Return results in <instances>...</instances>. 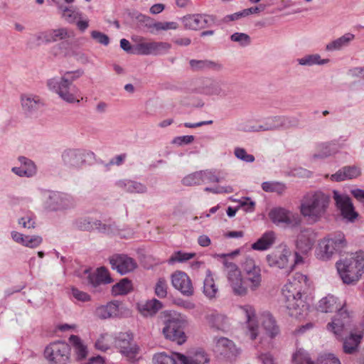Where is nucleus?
Wrapping results in <instances>:
<instances>
[{
    "mask_svg": "<svg viewBox=\"0 0 364 364\" xmlns=\"http://www.w3.org/2000/svg\"><path fill=\"white\" fill-rule=\"evenodd\" d=\"M223 263L225 268L228 283L235 295L245 296L249 289L255 291L260 287L261 269L252 258L247 257L242 262L245 278H242L241 271L236 264L227 259H225Z\"/></svg>",
    "mask_w": 364,
    "mask_h": 364,
    "instance_id": "f257e3e1",
    "label": "nucleus"
},
{
    "mask_svg": "<svg viewBox=\"0 0 364 364\" xmlns=\"http://www.w3.org/2000/svg\"><path fill=\"white\" fill-rule=\"evenodd\" d=\"M296 282L304 284L305 287L309 286L307 277L301 273H296L294 281L284 287L282 294L285 301V307L287 314L296 318L302 317L308 310V305L301 299V289L294 292L296 289Z\"/></svg>",
    "mask_w": 364,
    "mask_h": 364,
    "instance_id": "f03ea898",
    "label": "nucleus"
},
{
    "mask_svg": "<svg viewBox=\"0 0 364 364\" xmlns=\"http://www.w3.org/2000/svg\"><path fill=\"white\" fill-rule=\"evenodd\" d=\"M330 201V196L323 191H309L301 200V214L311 222L316 223L326 214Z\"/></svg>",
    "mask_w": 364,
    "mask_h": 364,
    "instance_id": "7ed1b4c3",
    "label": "nucleus"
},
{
    "mask_svg": "<svg viewBox=\"0 0 364 364\" xmlns=\"http://www.w3.org/2000/svg\"><path fill=\"white\" fill-rule=\"evenodd\" d=\"M82 75V71L66 72L60 78H51L47 85L50 90L56 92L59 97L68 103L79 102V90L73 85V81Z\"/></svg>",
    "mask_w": 364,
    "mask_h": 364,
    "instance_id": "20e7f679",
    "label": "nucleus"
},
{
    "mask_svg": "<svg viewBox=\"0 0 364 364\" xmlns=\"http://www.w3.org/2000/svg\"><path fill=\"white\" fill-rule=\"evenodd\" d=\"M336 268L344 284H354L364 272V252L351 253L349 257L337 262Z\"/></svg>",
    "mask_w": 364,
    "mask_h": 364,
    "instance_id": "39448f33",
    "label": "nucleus"
},
{
    "mask_svg": "<svg viewBox=\"0 0 364 364\" xmlns=\"http://www.w3.org/2000/svg\"><path fill=\"white\" fill-rule=\"evenodd\" d=\"M75 198L64 192L48 191L43 201V207L48 212H65L76 206Z\"/></svg>",
    "mask_w": 364,
    "mask_h": 364,
    "instance_id": "423d86ee",
    "label": "nucleus"
},
{
    "mask_svg": "<svg viewBox=\"0 0 364 364\" xmlns=\"http://www.w3.org/2000/svg\"><path fill=\"white\" fill-rule=\"evenodd\" d=\"M346 245L344 235L341 232L324 237L318 243L317 257L322 260H328L333 254L341 251Z\"/></svg>",
    "mask_w": 364,
    "mask_h": 364,
    "instance_id": "0eeeda50",
    "label": "nucleus"
},
{
    "mask_svg": "<svg viewBox=\"0 0 364 364\" xmlns=\"http://www.w3.org/2000/svg\"><path fill=\"white\" fill-rule=\"evenodd\" d=\"M316 236V232L311 228L301 230L295 240L294 262V264L290 266L291 269H292L293 266L303 262V257L300 254L306 255L312 249Z\"/></svg>",
    "mask_w": 364,
    "mask_h": 364,
    "instance_id": "6e6552de",
    "label": "nucleus"
},
{
    "mask_svg": "<svg viewBox=\"0 0 364 364\" xmlns=\"http://www.w3.org/2000/svg\"><path fill=\"white\" fill-rule=\"evenodd\" d=\"M44 355L50 364H69L70 345L64 341L53 342L46 348Z\"/></svg>",
    "mask_w": 364,
    "mask_h": 364,
    "instance_id": "1a4fd4ad",
    "label": "nucleus"
},
{
    "mask_svg": "<svg viewBox=\"0 0 364 364\" xmlns=\"http://www.w3.org/2000/svg\"><path fill=\"white\" fill-rule=\"evenodd\" d=\"M186 320L180 315L170 316L164 321V327L162 332L166 339L176 342L181 345L186 341V336L183 328Z\"/></svg>",
    "mask_w": 364,
    "mask_h": 364,
    "instance_id": "9d476101",
    "label": "nucleus"
},
{
    "mask_svg": "<svg viewBox=\"0 0 364 364\" xmlns=\"http://www.w3.org/2000/svg\"><path fill=\"white\" fill-rule=\"evenodd\" d=\"M114 344L120 353L129 360H134L139 352V347L134 341L131 331L119 332L114 336Z\"/></svg>",
    "mask_w": 364,
    "mask_h": 364,
    "instance_id": "9b49d317",
    "label": "nucleus"
},
{
    "mask_svg": "<svg viewBox=\"0 0 364 364\" xmlns=\"http://www.w3.org/2000/svg\"><path fill=\"white\" fill-rule=\"evenodd\" d=\"M299 119L293 116L276 115L265 118L262 124V132L288 129L297 127Z\"/></svg>",
    "mask_w": 364,
    "mask_h": 364,
    "instance_id": "f8f14e48",
    "label": "nucleus"
},
{
    "mask_svg": "<svg viewBox=\"0 0 364 364\" xmlns=\"http://www.w3.org/2000/svg\"><path fill=\"white\" fill-rule=\"evenodd\" d=\"M269 217L273 223L281 227L294 226L301 222L298 215L282 208H275L271 210Z\"/></svg>",
    "mask_w": 364,
    "mask_h": 364,
    "instance_id": "ddd939ff",
    "label": "nucleus"
},
{
    "mask_svg": "<svg viewBox=\"0 0 364 364\" xmlns=\"http://www.w3.org/2000/svg\"><path fill=\"white\" fill-rule=\"evenodd\" d=\"M351 319L349 313L344 306L341 307L331 323L328 324V329L333 331L336 336H341L343 333H351Z\"/></svg>",
    "mask_w": 364,
    "mask_h": 364,
    "instance_id": "4468645a",
    "label": "nucleus"
},
{
    "mask_svg": "<svg viewBox=\"0 0 364 364\" xmlns=\"http://www.w3.org/2000/svg\"><path fill=\"white\" fill-rule=\"evenodd\" d=\"M291 250L285 245H279L270 254L267 255V262L269 267L284 269L288 267Z\"/></svg>",
    "mask_w": 364,
    "mask_h": 364,
    "instance_id": "2eb2a0df",
    "label": "nucleus"
},
{
    "mask_svg": "<svg viewBox=\"0 0 364 364\" xmlns=\"http://www.w3.org/2000/svg\"><path fill=\"white\" fill-rule=\"evenodd\" d=\"M109 264L113 269L122 275L134 271L137 263L133 258L124 254H115L109 257Z\"/></svg>",
    "mask_w": 364,
    "mask_h": 364,
    "instance_id": "dca6fc26",
    "label": "nucleus"
},
{
    "mask_svg": "<svg viewBox=\"0 0 364 364\" xmlns=\"http://www.w3.org/2000/svg\"><path fill=\"white\" fill-rule=\"evenodd\" d=\"M214 21V16L205 14L188 15L182 18L184 27L191 30L204 28L213 23Z\"/></svg>",
    "mask_w": 364,
    "mask_h": 364,
    "instance_id": "f3484780",
    "label": "nucleus"
},
{
    "mask_svg": "<svg viewBox=\"0 0 364 364\" xmlns=\"http://www.w3.org/2000/svg\"><path fill=\"white\" fill-rule=\"evenodd\" d=\"M333 198L343 218L350 221L356 218L358 214L354 211L353 203L348 196L340 194L337 191H333Z\"/></svg>",
    "mask_w": 364,
    "mask_h": 364,
    "instance_id": "a211bd4d",
    "label": "nucleus"
},
{
    "mask_svg": "<svg viewBox=\"0 0 364 364\" xmlns=\"http://www.w3.org/2000/svg\"><path fill=\"white\" fill-rule=\"evenodd\" d=\"M61 159L65 166L79 168L85 163V155L82 150L69 149L62 153Z\"/></svg>",
    "mask_w": 364,
    "mask_h": 364,
    "instance_id": "6ab92c4d",
    "label": "nucleus"
},
{
    "mask_svg": "<svg viewBox=\"0 0 364 364\" xmlns=\"http://www.w3.org/2000/svg\"><path fill=\"white\" fill-rule=\"evenodd\" d=\"M173 287L180 291L183 295L190 296L193 294V287L189 277L183 272H176L171 276Z\"/></svg>",
    "mask_w": 364,
    "mask_h": 364,
    "instance_id": "aec40b11",
    "label": "nucleus"
},
{
    "mask_svg": "<svg viewBox=\"0 0 364 364\" xmlns=\"http://www.w3.org/2000/svg\"><path fill=\"white\" fill-rule=\"evenodd\" d=\"M171 48V45L166 42L141 43L137 45V53L141 55H162Z\"/></svg>",
    "mask_w": 364,
    "mask_h": 364,
    "instance_id": "412c9836",
    "label": "nucleus"
},
{
    "mask_svg": "<svg viewBox=\"0 0 364 364\" xmlns=\"http://www.w3.org/2000/svg\"><path fill=\"white\" fill-rule=\"evenodd\" d=\"M85 273L88 274L87 283L93 289H97L101 284H110L113 282L107 269L105 267L98 268L95 273H90L88 269L85 270Z\"/></svg>",
    "mask_w": 364,
    "mask_h": 364,
    "instance_id": "4be33fe9",
    "label": "nucleus"
},
{
    "mask_svg": "<svg viewBox=\"0 0 364 364\" xmlns=\"http://www.w3.org/2000/svg\"><path fill=\"white\" fill-rule=\"evenodd\" d=\"M361 175V169L357 166H345L338 169L330 177L332 181L341 182L358 178Z\"/></svg>",
    "mask_w": 364,
    "mask_h": 364,
    "instance_id": "5701e85b",
    "label": "nucleus"
},
{
    "mask_svg": "<svg viewBox=\"0 0 364 364\" xmlns=\"http://www.w3.org/2000/svg\"><path fill=\"white\" fill-rule=\"evenodd\" d=\"M115 184L117 188L129 193L145 194L148 191L145 184L131 179H121Z\"/></svg>",
    "mask_w": 364,
    "mask_h": 364,
    "instance_id": "b1692460",
    "label": "nucleus"
},
{
    "mask_svg": "<svg viewBox=\"0 0 364 364\" xmlns=\"http://www.w3.org/2000/svg\"><path fill=\"white\" fill-rule=\"evenodd\" d=\"M181 364H205L210 359L208 354L202 349H197L188 355L177 353Z\"/></svg>",
    "mask_w": 364,
    "mask_h": 364,
    "instance_id": "393cba45",
    "label": "nucleus"
},
{
    "mask_svg": "<svg viewBox=\"0 0 364 364\" xmlns=\"http://www.w3.org/2000/svg\"><path fill=\"white\" fill-rule=\"evenodd\" d=\"M95 315L100 319H106L112 317H118L121 315L119 303L117 301L107 303L97 307Z\"/></svg>",
    "mask_w": 364,
    "mask_h": 364,
    "instance_id": "a878e982",
    "label": "nucleus"
},
{
    "mask_svg": "<svg viewBox=\"0 0 364 364\" xmlns=\"http://www.w3.org/2000/svg\"><path fill=\"white\" fill-rule=\"evenodd\" d=\"M21 102L22 109L27 115H32L43 106L40 97L33 95H21Z\"/></svg>",
    "mask_w": 364,
    "mask_h": 364,
    "instance_id": "bb28decb",
    "label": "nucleus"
},
{
    "mask_svg": "<svg viewBox=\"0 0 364 364\" xmlns=\"http://www.w3.org/2000/svg\"><path fill=\"white\" fill-rule=\"evenodd\" d=\"M216 347L221 355H223L229 359H232L239 354V351L236 348L235 343L231 340L225 337H221L218 339Z\"/></svg>",
    "mask_w": 364,
    "mask_h": 364,
    "instance_id": "cd10ccee",
    "label": "nucleus"
},
{
    "mask_svg": "<svg viewBox=\"0 0 364 364\" xmlns=\"http://www.w3.org/2000/svg\"><path fill=\"white\" fill-rule=\"evenodd\" d=\"M11 235L14 241L30 248H36L43 242L42 237L38 235L26 236L16 231H12Z\"/></svg>",
    "mask_w": 364,
    "mask_h": 364,
    "instance_id": "c85d7f7f",
    "label": "nucleus"
},
{
    "mask_svg": "<svg viewBox=\"0 0 364 364\" xmlns=\"http://www.w3.org/2000/svg\"><path fill=\"white\" fill-rule=\"evenodd\" d=\"M343 306L344 304L338 302L336 296L328 294L318 301L317 309L323 313H332L337 310L338 311Z\"/></svg>",
    "mask_w": 364,
    "mask_h": 364,
    "instance_id": "c756f323",
    "label": "nucleus"
},
{
    "mask_svg": "<svg viewBox=\"0 0 364 364\" xmlns=\"http://www.w3.org/2000/svg\"><path fill=\"white\" fill-rule=\"evenodd\" d=\"M208 326L213 330L224 331L228 326L225 316L212 311L205 316Z\"/></svg>",
    "mask_w": 364,
    "mask_h": 364,
    "instance_id": "7c9ffc66",
    "label": "nucleus"
},
{
    "mask_svg": "<svg viewBox=\"0 0 364 364\" xmlns=\"http://www.w3.org/2000/svg\"><path fill=\"white\" fill-rule=\"evenodd\" d=\"M190 68L192 71L199 72L213 70L220 71L223 69V65L217 62L209 60H195L189 61Z\"/></svg>",
    "mask_w": 364,
    "mask_h": 364,
    "instance_id": "2f4dec72",
    "label": "nucleus"
},
{
    "mask_svg": "<svg viewBox=\"0 0 364 364\" xmlns=\"http://www.w3.org/2000/svg\"><path fill=\"white\" fill-rule=\"evenodd\" d=\"M242 310L245 314L247 323V333L252 340H254L257 336L258 326L255 321V311L252 306L246 305L242 306Z\"/></svg>",
    "mask_w": 364,
    "mask_h": 364,
    "instance_id": "473e14b6",
    "label": "nucleus"
},
{
    "mask_svg": "<svg viewBox=\"0 0 364 364\" xmlns=\"http://www.w3.org/2000/svg\"><path fill=\"white\" fill-rule=\"evenodd\" d=\"M275 232L272 230L267 231L252 245V249L259 251L268 250L275 242Z\"/></svg>",
    "mask_w": 364,
    "mask_h": 364,
    "instance_id": "72a5a7b5",
    "label": "nucleus"
},
{
    "mask_svg": "<svg viewBox=\"0 0 364 364\" xmlns=\"http://www.w3.org/2000/svg\"><path fill=\"white\" fill-rule=\"evenodd\" d=\"M70 347L73 349L77 360H83L87 357V348L82 339L75 335H71L68 339Z\"/></svg>",
    "mask_w": 364,
    "mask_h": 364,
    "instance_id": "f704fd0d",
    "label": "nucleus"
},
{
    "mask_svg": "<svg viewBox=\"0 0 364 364\" xmlns=\"http://www.w3.org/2000/svg\"><path fill=\"white\" fill-rule=\"evenodd\" d=\"M218 79L210 77L202 79L198 87L199 92L206 95L218 96Z\"/></svg>",
    "mask_w": 364,
    "mask_h": 364,
    "instance_id": "c9c22d12",
    "label": "nucleus"
},
{
    "mask_svg": "<svg viewBox=\"0 0 364 364\" xmlns=\"http://www.w3.org/2000/svg\"><path fill=\"white\" fill-rule=\"evenodd\" d=\"M354 38L355 36L353 33H347L340 38H338L328 43L326 46V50L328 51L340 50L342 48L348 46Z\"/></svg>",
    "mask_w": 364,
    "mask_h": 364,
    "instance_id": "e433bc0d",
    "label": "nucleus"
},
{
    "mask_svg": "<svg viewBox=\"0 0 364 364\" xmlns=\"http://www.w3.org/2000/svg\"><path fill=\"white\" fill-rule=\"evenodd\" d=\"M262 322L264 328L270 337L274 338L279 333V326L276 324L274 317L269 313H264L262 315Z\"/></svg>",
    "mask_w": 364,
    "mask_h": 364,
    "instance_id": "4c0bfd02",
    "label": "nucleus"
},
{
    "mask_svg": "<svg viewBox=\"0 0 364 364\" xmlns=\"http://www.w3.org/2000/svg\"><path fill=\"white\" fill-rule=\"evenodd\" d=\"M218 287L215 284V281L210 270L206 272V277L203 281V293L209 299L215 297L218 292Z\"/></svg>",
    "mask_w": 364,
    "mask_h": 364,
    "instance_id": "58836bf2",
    "label": "nucleus"
},
{
    "mask_svg": "<svg viewBox=\"0 0 364 364\" xmlns=\"http://www.w3.org/2000/svg\"><path fill=\"white\" fill-rule=\"evenodd\" d=\"M94 230L106 235H120L119 229L114 223H103L101 220H94Z\"/></svg>",
    "mask_w": 364,
    "mask_h": 364,
    "instance_id": "ea45409f",
    "label": "nucleus"
},
{
    "mask_svg": "<svg viewBox=\"0 0 364 364\" xmlns=\"http://www.w3.org/2000/svg\"><path fill=\"white\" fill-rule=\"evenodd\" d=\"M361 336L350 333L348 338H346L343 343V351L346 353L353 354L358 348V344L360 342Z\"/></svg>",
    "mask_w": 364,
    "mask_h": 364,
    "instance_id": "a19ab883",
    "label": "nucleus"
},
{
    "mask_svg": "<svg viewBox=\"0 0 364 364\" xmlns=\"http://www.w3.org/2000/svg\"><path fill=\"white\" fill-rule=\"evenodd\" d=\"M47 34L48 43H50L70 38L72 36L73 33L70 32L65 28H60L58 29L47 31Z\"/></svg>",
    "mask_w": 364,
    "mask_h": 364,
    "instance_id": "79ce46f5",
    "label": "nucleus"
},
{
    "mask_svg": "<svg viewBox=\"0 0 364 364\" xmlns=\"http://www.w3.org/2000/svg\"><path fill=\"white\" fill-rule=\"evenodd\" d=\"M297 62L301 65L312 66L314 65H324L329 62V59H321L320 55L312 54L306 55L303 58L297 59Z\"/></svg>",
    "mask_w": 364,
    "mask_h": 364,
    "instance_id": "37998d69",
    "label": "nucleus"
},
{
    "mask_svg": "<svg viewBox=\"0 0 364 364\" xmlns=\"http://www.w3.org/2000/svg\"><path fill=\"white\" fill-rule=\"evenodd\" d=\"M94 220L90 217H82L75 220L73 225L79 230L90 232L94 230Z\"/></svg>",
    "mask_w": 364,
    "mask_h": 364,
    "instance_id": "c03bdc74",
    "label": "nucleus"
},
{
    "mask_svg": "<svg viewBox=\"0 0 364 364\" xmlns=\"http://www.w3.org/2000/svg\"><path fill=\"white\" fill-rule=\"evenodd\" d=\"M262 190L265 192L276 193L282 195L287 189V186L284 183L278 181H266L262 184Z\"/></svg>",
    "mask_w": 364,
    "mask_h": 364,
    "instance_id": "a18cd8bd",
    "label": "nucleus"
},
{
    "mask_svg": "<svg viewBox=\"0 0 364 364\" xmlns=\"http://www.w3.org/2000/svg\"><path fill=\"white\" fill-rule=\"evenodd\" d=\"M234 83L225 80H219L218 88V96L225 97L230 96L235 93Z\"/></svg>",
    "mask_w": 364,
    "mask_h": 364,
    "instance_id": "49530a36",
    "label": "nucleus"
},
{
    "mask_svg": "<svg viewBox=\"0 0 364 364\" xmlns=\"http://www.w3.org/2000/svg\"><path fill=\"white\" fill-rule=\"evenodd\" d=\"M132 290V283L128 279H122L119 282L115 284L112 288V294L124 295Z\"/></svg>",
    "mask_w": 364,
    "mask_h": 364,
    "instance_id": "de8ad7c7",
    "label": "nucleus"
},
{
    "mask_svg": "<svg viewBox=\"0 0 364 364\" xmlns=\"http://www.w3.org/2000/svg\"><path fill=\"white\" fill-rule=\"evenodd\" d=\"M114 343V336L112 335L105 333L100 336L95 343V347L100 350L105 351L108 350L111 345Z\"/></svg>",
    "mask_w": 364,
    "mask_h": 364,
    "instance_id": "09e8293b",
    "label": "nucleus"
},
{
    "mask_svg": "<svg viewBox=\"0 0 364 364\" xmlns=\"http://www.w3.org/2000/svg\"><path fill=\"white\" fill-rule=\"evenodd\" d=\"M186 186H198L202 182L201 171H195L186 176L181 181Z\"/></svg>",
    "mask_w": 364,
    "mask_h": 364,
    "instance_id": "8fccbe9b",
    "label": "nucleus"
},
{
    "mask_svg": "<svg viewBox=\"0 0 364 364\" xmlns=\"http://www.w3.org/2000/svg\"><path fill=\"white\" fill-rule=\"evenodd\" d=\"M293 362L294 364H315L311 360L309 353L304 349L300 348L293 355Z\"/></svg>",
    "mask_w": 364,
    "mask_h": 364,
    "instance_id": "3c124183",
    "label": "nucleus"
},
{
    "mask_svg": "<svg viewBox=\"0 0 364 364\" xmlns=\"http://www.w3.org/2000/svg\"><path fill=\"white\" fill-rule=\"evenodd\" d=\"M18 159L24 171H26L27 173L31 176V178L36 175L37 167L32 160L25 156H19Z\"/></svg>",
    "mask_w": 364,
    "mask_h": 364,
    "instance_id": "603ef678",
    "label": "nucleus"
},
{
    "mask_svg": "<svg viewBox=\"0 0 364 364\" xmlns=\"http://www.w3.org/2000/svg\"><path fill=\"white\" fill-rule=\"evenodd\" d=\"M163 307L162 303L156 299L147 301L143 306V310L149 315L155 314Z\"/></svg>",
    "mask_w": 364,
    "mask_h": 364,
    "instance_id": "864d4df0",
    "label": "nucleus"
},
{
    "mask_svg": "<svg viewBox=\"0 0 364 364\" xmlns=\"http://www.w3.org/2000/svg\"><path fill=\"white\" fill-rule=\"evenodd\" d=\"M43 43H48L47 31L39 32L34 34L28 42V44L31 47L33 46H40Z\"/></svg>",
    "mask_w": 364,
    "mask_h": 364,
    "instance_id": "5fc2aeb1",
    "label": "nucleus"
},
{
    "mask_svg": "<svg viewBox=\"0 0 364 364\" xmlns=\"http://www.w3.org/2000/svg\"><path fill=\"white\" fill-rule=\"evenodd\" d=\"M232 41L238 43L241 46L245 47L250 44V37L244 33H235L230 36Z\"/></svg>",
    "mask_w": 364,
    "mask_h": 364,
    "instance_id": "6e6d98bb",
    "label": "nucleus"
},
{
    "mask_svg": "<svg viewBox=\"0 0 364 364\" xmlns=\"http://www.w3.org/2000/svg\"><path fill=\"white\" fill-rule=\"evenodd\" d=\"M235 156L238 159L247 163H252L255 161V156L247 153L245 149L236 147L234 150Z\"/></svg>",
    "mask_w": 364,
    "mask_h": 364,
    "instance_id": "4d7b16f0",
    "label": "nucleus"
},
{
    "mask_svg": "<svg viewBox=\"0 0 364 364\" xmlns=\"http://www.w3.org/2000/svg\"><path fill=\"white\" fill-rule=\"evenodd\" d=\"M240 129L246 132H262V124H257L254 121H247L240 125Z\"/></svg>",
    "mask_w": 364,
    "mask_h": 364,
    "instance_id": "13d9d810",
    "label": "nucleus"
},
{
    "mask_svg": "<svg viewBox=\"0 0 364 364\" xmlns=\"http://www.w3.org/2000/svg\"><path fill=\"white\" fill-rule=\"evenodd\" d=\"M195 253H186L178 251L175 252L169 259V263L175 262H183L194 257Z\"/></svg>",
    "mask_w": 364,
    "mask_h": 364,
    "instance_id": "bf43d9fd",
    "label": "nucleus"
},
{
    "mask_svg": "<svg viewBox=\"0 0 364 364\" xmlns=\"http://www.w3.org/2000/svg\"><path fill=\"white\" fill-rule=\"evenodd\" d=\"M18 223L23 228L27 229L34 228L36 227L35 218L31 213H28L20 218L18 220Z\"/></svg>",
    "mask_w": 364,
    "mask_h": 364,
    "instance_id": "052dcab7",
    "label": "nucleus"
},
{
    "mask_svg": "<svg viewBox=\"0 0 364 364\" xmlns=\"http://www.w3.org/2000/svg\"><path fill=\"white\" fill-rule=\"evenodd\" d=\"M334 363H341L339 359L331 353L321 354L315 364H333Z\"/></svg>",
    "mask_w": 364,
    "mask_h": 364,
    "instance_id": "680f3d73",
    "label": "nucleus"
},
{
    "mask_svg": "<svg viewBox=\"0 0 364 364\" xmlns=\"http://www.w3.org/2000/svg\"><path fill=\"white\" fill-rule=\"evenodd\" d=\"M155 294L159 298H164L167 295V284L164 279L160 278L155 287Z\"/></svg>",
    "mask_w": 364,
    "mask_h": 364,
    "instance_id": "e2e57ef3",
    "label": "nucleus"
},
{
    "mask_svg": "<svg viewBox=\"0 0 364 364\" xmlns=\"http://www.w3.org/2000/svg\"><path fill=\"white\" fill-rule=\"evenodd\" d=\"M59 9L62 11L63 17L67 22L70 23H73L77 18V14L75 13L68 7L60 5L59 6Z\"/></svg>",
    "mask_w": 364,
    "mask_h": 364,
    "instance_id": "0e129e2a",
    "label": "nucleus"
},
{
    "mask_svg": "<svg viewBox=\"0 0 364 364\" xmlns=\"http://www.w3.org/2000/svg\"><path fill=\"white\" fill-rule=\"evenodd\" d=\"M202 173V182L207 181L210 183H218L220 181V178L216 176L215 173L213 170H203Z\"/></svg>",
    "mask_w": 364,
    "mask_h": 364,
    "instance_id": "69168bd1",
    "label": "nucleus"
},
{
    "mask_svg": "<svg viewBox=\"0 0 364 364\" xmlns=\"http://www.w3.org/2000/svg\"><path fill=\"white\" fill-rule=\"evenodd\" d=\"M319 151L313 155L314 159H324L331 155V151L327 144H322L318 146Z\"/></svg>",
    "mask_w": 364,
    "mask_h": 364,
    "instance_id": "338daca9",
    "label": "nucleus"
},
{
    "mask_svg": "<svg viewBox=\"0 0 364 364\" xmlns=\"http://www.w3.org/2000/svg\"><path fill=\"white\" fill-rule=\"evenodd\" d=\"M91 36L97 42L104 46H107L109 43V38L108 36L102 32L93 31L91 32Z\"/></svg>",
    "mask_w": 364,
    "mask_h": 364,
    "instance_id": "774afa93",
    "label": "nucleus"
}]
</instances>
